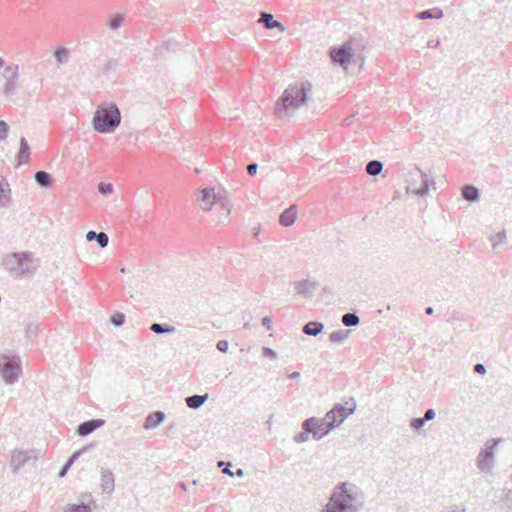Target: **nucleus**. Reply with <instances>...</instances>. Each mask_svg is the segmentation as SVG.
<instances>
[{"label":"nucleus","instance_id":"obj_1","mask_svg":"<svg viewBox=\"0 0 512 512\" xmlns=\"http://www.w3.org/2000/svg\"><path fill=\"white\" fill-rule=\"evenodd\" d=\"M359 488L351 482L338 483L324 506L330 512H359L357 500Z\"/></svg>","mask_w":512,"mask_h":512},{"label":"nucleus","instance_id":"obj_2","mask_svg":"<svg viewBox=\"0 0 512 512\" xmlns=\"http://www.w3.org/2000/svg\"><path fill=\"white\" fill-rule=\"evenodd\" d=\"M2 266L11 276L25 278L34 275L38 268V261L32 252H13L3 257Z\"/></svg>","mask_w":512,"mask_h":512},{"label":"nucleus","instance_id":"obj_3","mask_svg":"<svg viewBox=\"0 0 512 512\" xmlns=\"http://www.w3.org/2000/svg\"><path fill=\"white\" fill-rule=\"evenodd\" d=\"M311 89L308 81L288 86L276 102V111L282 116L290 110L298 109L307 101V92Z\"/></svg>","mask_w":512,"mask_h":512},{"label":"nucleus","instance_id":"obj_4","mask_svg":"<svg viewBox=\"0 0 512 512\" xmlns=\"http://www.w3.org/2000/svg\"><path fill=\"white\" fill-rule=\"evenodd\" d=\"M121 122V113L114 103L101 104L93 117V128L99 133H113Z\"/></svg>","mask_w":512,"mask_h":512},{"label":"nucleus","instance_id":"obj_5","mask_svg":"<svg viewBox=\"0 0 512 512\" xmlns=\"http://www.w3.org/2000/svg\"><path fill=\"white\" fill-rule=\"evenodd\" d=\"M409 177L407 192L413 193L419 197L428 194L430 185L435 184V182L430 180L428 175L418 167H415L409 172Z\"/></svg>","mask_w":512,"mask_h":512},{"label":"nucleus","instance_id":"obj_6","mask_svg":"<svg viewBox=\"0 0 512 512\" xmlns=\"http://www.w3.org/2000/svg\"><path fill=\"white\" fill-rule=\"evenodd\" d=\"M0 371L6 384H13L21 373V360L19 356L2 355L0 357Z\"/></svg>","mask_w":512,"mask_h":512},{"label":"nucleus","instance_id":"obj_7","mask_svg":"<svg viewBox=\"0 0 512 512\" xmlns=\"http://www.w3.org/2000/svg\"><path fill=\"white\" fill-rule=\"evenodd\" d=\"M356 45H358L357 40L351 39L340 47H332L329 51L332 62L346 69L352 57L355 55Z\"/></svg>","mask_w":512,"mask_h":512},{"label":"nucleus","instance_id":"obj_8","mask_svg":"<svg viewBox=\"0 0 512 512\" xmlns=\"http://www.w3.org/2000/svg\"><path fill=\"white\" fill-rule=\"evenodd\" d=\"M356 410V402H351L349 407H344L343 404H335L334 407L327 412V418L331 420L335 427H338L342 422Z\"/></svg>","mask_w":512,"mask_h":512},{"label":"nucleus","instance_id":"obj_9","mask_svg":"<svg viewBox=\"0 0 512 512\" xmlns=\"http://www.w3.org/2000/svg\"><path fill=\"white\" fill-rule=\"evenodd\" d=\"M199 197L198 201L200 202V206L203 210L209 211L211 210L212 206L216 204L217 202H220L222 207L227 209V214L230 213V209L227 208V203L224 201H221L220 196L216 193H214L213 188H204L199 191Z\"/></svg>","mask_w":512,"mask_h":512},{"label":"nucleus","instance_id":"obj_10","mask_svg":"<svg viewBox=\"0 0 512 512\" xmlns=\"http://www.w3.org/2000/svg\"><path fill=\"white\" fill-rule=\"evenodd\" d=\"M499 439H492L490 444H487L482 449L477 457V467L481 471H487L493 466L494 449L498 444Z\"/></svg>","mask_w":512,"mask_h":512},{"label":"nucleus","instance_id":"obj_11","mask_svg":"<svg viewBox=\"0 0 512 512\" xmlns=\"http://www.w3.org/2000/svg\"><path fill=\"white\" fill-rule=\"evenodd\" d=\"M309 419L314 420V423L310 426L312 427L311 435L314 440H320L328 435L332 429L336 428L335 424H332L331 420L327 418V415L322 419H317L316 417H310Z\"/></svg>","mask_w":512,"mask_h":512},{"label":"nucleus","instance_id":"obj_12","mask_svg":"<svg viewBox=\"0 0 512 512\" xmlns=\"http://www.w3.org/2000/svg\"><path fill=\"white\" fill-rule=\"evenodd\" d=\"M37 459L36 450H14L11 455L10 465L14 472H17L30 460Z\"/></svg>","mask_w":512,"mask_h":512},{"label":"nucleus","instance_id":"obj_13","mask_svg":"<svg viewBox=\"0 0 512 512\" xmlns=\"http://www.w3.org/2000/svg\"><path fill=\"white\" fill-rule=\"evenodd\" d=\"M105 424L103 419H91L80 423L77 427V434L81 437H86L93 433L96 429L102 427Z\"/></svg>","mask_w":512,"mask_h":512},{"label":"nucleus","instance_id":"obj_14","mask_svg":"<svg viewBox=\"0 0 512 512\" xmlns=\"http://www.w3.org/2000/svg\"><path fill=\"white\" fill-rule=\"evenodd\" d=\"M5 78H6V82L3 85V88L1 91L5 95L6 98L11 99L15 95L17 87H18V85H17L18 78H19L18 68H14L12 75H8Z\"/></svg>","mask_w":512,"mask_h":512},{"label":"nucleus","instance_id":"obj_15","mask_svg":"<svg viewBox=\"0 0 512 512\" xmlns=\"http://www.w3.org/2000/svg\"><path fill=\"white\" fill-rule=\"evenodd\" d=\"M101 489L103 493L111 494L115 489L114 474L110 469L101 468Z\"/></svg>","mask_w":512,"mask_h":512},{"label":"nucleus","instance_id":"obj_16","mask_svg":"<svg viewBox=\"0 0 512 512\" xmlns=\"http://www.w3.org/2000/svg\"><path fill=\"white\" fill-rule=\"evenodd\" d=\"M317 287V282L310 280H302L295 283L296 292L306 298L311 297Z\"/></svg>","mask_w":512,"mask_h":512},{"label":"nucleus","instance_id":"obj_17","mask_svg":"<svg viewBox=\"0 0 512 512\" xmlns=\"http://www.w3.org/2000/svg\"><path fill=\"white\" fill-rule=\"evenodd\" d=\"M297 217V206L291 205L289 208L285 209L279 217V222L284 227L291 226Z\"/></svg>","mask_w":512,"mask_h":512},{"label":"nucleus","instance_id":"obj_18","mask_svg":"<svg viewBox=\"0 0 512 512\" xmlns=\"http://www.w3.org/2000/svg\"><path fill=\"white\" fill-rule=\"evenodd\" d=\"M165 417V413L162 411H155L149 413L145 419L143 426L147 430L156 428L165 420Z\"/></svg>","mask_w":512,"mask_h":512},{"label":"nucleus","instance_id":"obj_19","mask_svg":"<svg viewBox=\"0 0 512 512\" xmlns=\"http://www.w3.org/2000/svg\"><path fill=\"white\" fill-rule=\"evenodd\" d=\"M30 154H31L30 146H29L26 138L21 137L20 148H19V151L16 156L18 165L26 164L29 161Z\"/></svg>","mask_w":512,"mask_h":512},{"label":"nucleus","instance_id":"obj_20","mask_svg":"<svg viewBox=\"0 0 512 512\" xmlns=\"http://www.w3.org/2000/svg\"><path fill=\"white\" fill-rule=\"evenodd\" d=\"M314 423V420L306 419L302 423V431L295 434L293 440L295 443H303L306 442L309 438V434H311L312 427L311 424Z\"/></svg>","mask_w":512,"mask_h":512},{"label":"nucleus","instance_id":"obj_21","mask_svg":"<svg viewBox=\"0 0 512 512\" xmlns=\"http://www.w3.org/2000/svg\"><path fill=\"white\" fill-rule=\"evenodd\" d=\"M208 397L209 395L207 393L202 395L194 394L186 397L185 402L190 409L197 410L204 405V403L208 400Z\"/></svg>","mask_w":512,"mask_h":512},{"label":"nucleus","instance_id":"obj_22","mask_svg":"<svg viewBox=\"0 0 512 512\" xmlns=\"http://www.w3.org/2000/svg\"><path fill=\"white\" fill-rule=\"evenodd\" d=\"M265 28L267 29H275L279 28L281 31H284V27L281 22L274 19L273 15L268 12H261L260 20H259Z\"/></svg>","mask_w":512,"mask_h":512},{"label":"nucleus","instance_id":"obj_23","mask_svg":"<svg viewBox=\"0 0 512 512\" xmlns=\"http://www.w3.org/2000/svg\"><path fill=\"white\" fill-rule=\"evenodd\" d=\"M86 240L88 242L95 240L101 248H105L109 243V237L105 232H96L94 230L87 232Z\"/></svg>","mask_w":512,"mask_h":512},{"label":"nucleus","instance_id":"obj_24","mask_svg":"<svg viewBox=\"0 0 512 512\" xmlns=\"http://www.w3.org/2000/svg\"><path fill=\"white\" fill-rule=\"evenodd\" d=\"M462 197L468 202H476L480 198V191L474 185H464L462 188Z\"/></svg>","mask_w":512,"mask_h":512},{"label":"nucleus","instance_id":"obj_25","mask_svg":"<svg viewBox=\"0 0 512 512\" xmlns=\"http://www.w3.org/2000/svg\"><path fill=\"white\" fill-rule=\"evenodd\" d=\"M442 17H443V11H442V9H440L438 7L423 10L416 14V18L419 20L440 19Z\"/></svg>","mask_w":512,"mask_h":512},{"label":"nucleus","instance_id":"obj_26","mask_svg":"<svg viewBox=\"0 0 512 512\" xmlns=\"http://www.w3.org/2000/svg\"><path fill=\"white\" fill-rule=\"evenodd\" d=\"M323 328L324 325L321 322L310 321L303 326L302 331L308 336H317L322 332Z\"/></svg>","mask_w":512,"mask_h":512},{"label":"nucleus","instance_id":"obj_27","mask_svg":"<svg viewBox=\"0 0 512 512\" xmlns=\"http://www.w3.org/2000/svg\"><path fill=\"white\" fill-rule=\"evenodd\" d=\"M34 179H35V182L40 187H43V188H48L53 182L52 175L43 170L37 171L34 175Z\"/></svg>","mask_w":512,"mask_h":512},{"label":"nucleus","instance_id":"obj_28","mask_svg":"<svg viewBox=\"0 0 512 512\" xmlns=\"http://www.w3.org/2000/svg\"><path fill=\"white\" fill-rule=\"evenodd\" d=\"M150 330L155 334H171L176 331V328L169 324L155 322L150 326Z\"/></svg>","mask_w":512,"mask_h":512},{"label":"nucleus","instance_id":"obj_29","mask_svg":"<svg viewBox=\"0 0 512 512\" xmlns=\"http://www.w3.org/2000/svg\"><path fill=\"white\" fill-rule=\"evenodd\" d=\"M124 22V15L121 13H115L110 16L107 20V26L111 31H117Z\"/></svg>","mask_w":512,"mask_h":512},{"label":"nucleus","instance_id":"obj_30","mask_svg":"<svg viewBox=\"0 0 512 512\" xmlns=\"http://www.w3.org/2000/svg\"><path fill=\"white\" fill-rule=\"evenodd\" d=\"M383 169V163L378 160L370 161L366 166V172L371 176H377Z\"/></svg>","mask_w":512,"mask_h":512},{"label":"nucleus","instance_id":"obj_31","mask_svg":"<svg viewBox=\"0 0 512 512\" xmlns=\"http://www.w3.org/2000/svg\"><path fill=\"white\" fill-rule=\"evenodd\" d=\"M341 321L346 327H354L360 323V317L356 313H345Z\"/></svg>","mask_w":512,"mask_h":512},{"label":"nucleus","instance_id":"obj_32","mask_svg":"<svg viewBox=\"0 0 512 512\" xmlns=\"http://www.w3.org/2000/svg\"><path fill=\"white\" fill-rule=\"evenodd\" d=\"M350 331L349 330H337L330 334L329 338L334 343H343L348 337H349Z\"/></svg>","mask_w":512,"mask_h":512},{"label":"nucleus","instance_id":"obj_33","mask_svg":"<svg viewBox=\"0 0 512 512\" xmlns=\"http://www.w3.org/2000/svg\"><path fill=\"white\" fill-rule=\"evenodd\" d=\"M39 331L38 323L31 322L25 327V337L28 341H33Z\"/></svg>","mask_w":512,"mask_h":512},{"label":"nucleus","instance_id":"obj_34","mask_svg":"<svg viewBox=\"0 0 512 512\" xmlns=\"http://www.w3.org/2000/svg\"><path fill=\"white\" fill-rule=\"evenodd\" d=\"M70 51L65 47L58 48L54 56L59 64L66 63L69 59Z\"/></svg>","mask_w":512,"mask_h":512},{"label":"nucleus","instance_id":"obj_35","mask_svg":"<svg viewBox=\"0 0 512 512\" xmlns=\"http://www.w3.org/2000/svg\"><path fill=\"white\" fill-rule=\"evenodd\" d=\"M65 512H91V508L85 503L72 504L68 506Z\"/></svg>","mask_w":512,"mask_h":512},{"label":"nucleus","instance_id":"obj_36","mask_svg":"<svg viewBox=\"0 0 512 512\" xmlns=\"http://www.w3.org/2000/svg\"><path fill=\"white\" fill-rule=\"evenodd\" d=\"M506 240V233L504 230L498 232L496 235L492 236L490 238V241L492 243V248L493 249H496L497 246L500 244V243H503L505 242Z\"/></svg>","mask_w":512,"mask_h":512},{"label":"nucleus","instance_id":"obj_37","mask_svg":"<svg viewBox=\"0 0 512 512\" xmlns=\"http://www.w3.org/2000/svg\"><path fill=\"white\" fill-rule=\"evenodd\" d=\"M110 321L115 327H121L125 323V315L121 312H117L111 317Z\"/></svg>","mask_w":512,"mask_h":512},{"label":"nucleus","instance_id":"obj_38","mask_svg":"<svg viewBox=\"0 0 512 512\" xmlns=\"http://www.w3.org/2000/svg\"><path fill=\"white\" fill-rule=\"evenodd\" d=\"M10 191L8 184H3L0 181V206L4 205V202L8 200L7 193Z\"/></svg>","mask_w":512,"mask_h":512},{"label":"nucleus","instance_id":"obj_39","mask_svg":"<svg viewBox=\"0 0 512 512\" xmlns=\"http://www.w3.org/2000/svg\"><path fill=\"white\" fill-rule=\"evenodd\" d=\"M98 191L102 195H108V194H111L113 192V186H112L111 183L101 182V183L98 184Z\"/></svg>","mask_w":512,"mask_h":512},{"label":"nucleus","instance_id":"obj_40","mask_svg":"<svg viewBox=\"0 0 512 512\" xmlns=\"http://www.w3.org/2000/svg\"><path fill=\"white\" fill-rule=\"evenodd\" d=\"M117 62L114 59H108L102 67L103 73L107 74L110 71H114L116 69Z\"/></svg>","mask_w":512,"mask_h":512},{"label":"nucleus","instance_id":"obj_41","mask_svg":"<svg viewBox=\"0 0 512 512\" xmlns=\"http://www.w3.org/2000/svg\"><path fill=\"white\" fill-rule=\"evenodd\" d=\"M9 133V125L4 121L0 120V141L4 140Z\"/></svg>","mask_w":512,"mask_h":512},{"label":"nucleus","instance_id":"obj_42","mask_svg":"<svg viewBox=\"0 0 512 512\" xmlns=\"http://www.w3.org/2000/svg\"><path fill=\"white\" fill-rule=\"evenodd\" d=\"M442 512H466V507L464 505H450L445 507Z\"/></svg>","mask_w":512,"mask_h":512},{"label":"nucleus","instance_id":"obj_43","mask_svg":"<svg viewBox=\"0 0 512 512\" xmlns=\"http://www.w3.org/2000/svg\"><path fill=\"white\" fill-rule=\"evenodd\" d=\"M426 424V421L422 417L414 418L411 421V426L416 430H419Z\"/></svg>","mask_w":512,"mask_h":512},{"label":"nucleus","instance_id":"obj_44","mask_svg":"<svg viewBox=\"0 0 512 512\" xmlns=\"http://www.w3.org/2000/svg\"><path fill=\"white\" fill-rule=\"evenodd\" d=\"M263 355L272 360L277 358V353L272 348L269 347L263 348Z\"/></svg>","mask_w":512,"mask_h":512},{"label":"nucleus","instance_id":"obj_45","mask_svg":"<svg viewBox=\"0 0 512 512\" xmlns=\"http://www.w3.org/2000/svg\"><path fill=\"white\" fill-rule=\"evenodd\" d=\"M216 347L220 352L226 353L229 348V343L227 340H220V341H218Z\"/></svg>","mask_w":512,"mask_h":512},{"label":"nucleus","instance_id":"obj_46","mask_svg":"<svg viewBox=\"0 0 512 512\" xmlns=\"http://www.w3.org/2000/svg\"><path fill=\"white\" fill-rule=\"evenodd\" d=\"M436 412L434 409L430 408L425 411L424 416L422 417L426 422L431 421L435 418Z\"/></svg>","mask_w":512,"mask_h":512},{"label":"nucleus","instance_id":"obj_47","mask_svg":"<svg viewBox=\"0 0 512 512\" xmlns=\"http://www.w3.org/2000/svg\"><path fill=\"white\" fill-rule=\"evenodd\" d=\"M257 169H258L257 163H250L247 165V172L250 176L256 175Z\"/></svg>","mask_w":512,"mask_h":512},{"label":"nucleus","instance_id":"obj_48","mask_svg":"<svg viewBox=\"0 0 512 512\" xmlns=\"http://www.w3.org/2000/svg\"><path fill=\"white\" fill-rule=\"evenodd\" d=\"M87 450V447H83L82 449L75 451L70 457V460H73L75 462L85 451Z\"/></svg>","mask_w":512,"mask_h":512},{"label":"nucleus","instance_id":"obj_49","mask_svg":"<svg viewBox=\"0 0 512 512\" xmlns=\"http://www.w3.org/2000/svg\"><path fill=\"white\" fill-rule=\"evenodd\" d=\"M474 372L478 374H485L486 373V367L484 364L478 363L474 366Z\"/></svg>","mask_w":512,"mask_h":512},{"label":"nucleus","instance_id":"obj_50","mask_svg":"<svg viewBox=\"0 0 512 512\" xmlns=\"http://www.w3.org/2000/svg\"><path fill=\"white\" fill-rule=\"evenodd\" d=\"M261 322H262V325L264 327H266L268 330L271 329L272 321H271L270 317H268V316L263 317Z\"/></svg>","mask_w":512,"mask_h":512},{"label":"nucleus","instance_id":"obj_51","mask_svg":"<svg viewBox=\"0 0 512 512\" xmlns=\"http://www.w3.org/2000/svg\"><path fill=\"white\" fill-rule=\"evenodd\" d=\"M14 68H18V65H10V66H7L4 70V76L7 77L8 75H12L13 71H14Z\"/></svg>","mask_w":512,"mask_h":512},{"label":"nucleus","instance_id":"obj_52","mask_svg":"<svg viewBox=\"0 0 512 512\" xmlns=\"http://www.w3.org/2000/svg\"><path fill=\"white\" fill-rule=\"evenodd\" d=\"M69 469H70V468L68 467V465H65V464H64V465L62 466V468L60 469V471H59V473H58V476H59V477H61V478H62V477H64V476L67 474V472H68V470H69Z\"/></svg>","mask_w":512,"mask_h":512},{"label":"nucleus","instance_id":"obj_53","mask_svg":"<svg viewBox=\"0 0 512 512\" xmlns=\"http://www.w3.org/2000/svg\"><path fill=\"white\" fill-rule=\"evenodd\" d=\"M439 44H440V41H439V40H434V39L429 40V41L427 42V46H428L429 48H432V49H433V48H436Z\"/></svg>","mask_w":512,"mask_h":512},{"label":"nucleus","instance_id":"obj_54","mask_svg":"<svg viewBox=\"0 0 512 512\" xmlns=\"http://www.w3.org/2000/svg\"><path fill=\"white\" fill-rule=\"evenodd\" d=\"M231 466H232V464L229 462V463H228V465H227V467H225V468L222 470V473L227 474V475H230L231 477H234V474H233V472H232V471H231V469H230V468H231Z\"/></svg>","mask_w":512,"mask_h":512},{"label":"nucleus","instance_id":"obj_55","mask_svg":"<svg viewBox=\"0 0 512 512\" xmlns=\"http://www.w3.org/2000/svg\"><path fill=\"white\" fill-rule=\"evenodd\" d=\"M234 476L242 477L244 475V471L241 468H238L235 472H233Z\"/></svg>","mask_w":512,"mask_h":512},{"label":"nucleus","instance_id":"obj_56","mask_svg":"<svg viewBox=\"0 0 512 512\" xmlns=\"http://www.w3.org/2000/svg\"><path fill=\"white\" fill-rule=\"evenodd\" d=\"M351 402H356L353 397H350L349 399L345 400L342 404L344 407H349Z\"/></svg>","mask_w":512,"mask_h":512},{"label":"nucleus","instance_id":"obj_57","mask_svg":"<svg viewBox=\"0 0 512 512\" xmlns=\"http://www.w3.org/2000/svg\"><path fill=\"white\" fill-rule=\"evenodd\" d=\"M506 500L511 503L512 505V491L508 490L506 493Z\"/></svg>","mask_w":512,"mask_h":512},{"label":"nucleus","instance_id":"obj_58","mask_svg":"<svg viewBox=\"0 0 512 512\" xmlns=\"http://www.w3.org/2000/svg\"><path fill=\"white\" fill-rule=\"evenodd\" d=\"M299 376H300V373H299V372H297V371H294L293 373H291V374H289V375H288V378H290V379H296V378H298Z\"/></svg>","mask_w":512,"mask_h":512},{"label":"nucleus","instance_id":"obj_59","mask_svg":"<svg viewBox=\"0 0 512 512\" xmlns=\"http://www.w3.org/2000/svg\"><path fill=\"white\" fill-rule=\"evenodd\" d=\"M433 312H434V309H433V307H431V306H429V307H427V308L425 309V313H426L427 315H432V314H433Z\"/></svg>","mask_w":512,"mask_h":512},{"label":"nucleus","instance_id":"obj_60","mask_svg":"<svg viewBox=\"0 0 512 512\" xmlns=\"http://www.w3.org/2000/svg\"><path fill=\"white\" fill-rule=\"evenodd\" d=\"M74 464L73 460H70L68 458V460L66 461L65 465H68L69 468H71V466Z\"/></svg>","mask_w":512,"mask_h":512},{"label":"nucleus","instance_id":"obj_61","mask_svg":"<svg viewBox=\"0 0 512 512\" xmlns=\"http://www.w3.org/2000/svg\"><path fill=\"white\" fill-rule=\"evenodd\" d=\"M179 485H180L181 489H183L184 491L187 490L185 483H180Z\"/></svg>","mask_w":512,"mask_h":512},{"label":"nucleus","instance_id":"obj_62","mask_svg":"<svg viewBox=\"0 0 512 512\" xmlns=\"http://www.w3.org/2000/svg\"><path fill=\"white\" fill-rule=\"evenodd\" d=\"M5 61L0 57V69L4 66Z\"/></svg>","mask_w":512,"mask_h":512},{"label":"nucleus","instance_id":"obj_63","mask_svg":"<svg viewBox=\"0 0 512 512\" xmlns=\"http://www.w3.org/2000/svg\"><path fill=\"white\" fill-rule=\"evenodd\" d=\"M224 464H225V462H224V461H219V462H218V465H219V466H222V465H224Z\"/></svg>","mask_w":512,"mask_h":512},{"label":"nucleus","instance_id":"obj_64","mask_svg":"<svg viewBox=\"0 0 512 512\" xmlns=\"http://www.w3.org/2000/svg\"><path fill=\"white\" fill-rule=\"evenodd\" d=\"M323 512H330L329 510H327L325 507L323 508Z\"/></svg>","mask_w":512,"mask_h":512}]
</instances>
